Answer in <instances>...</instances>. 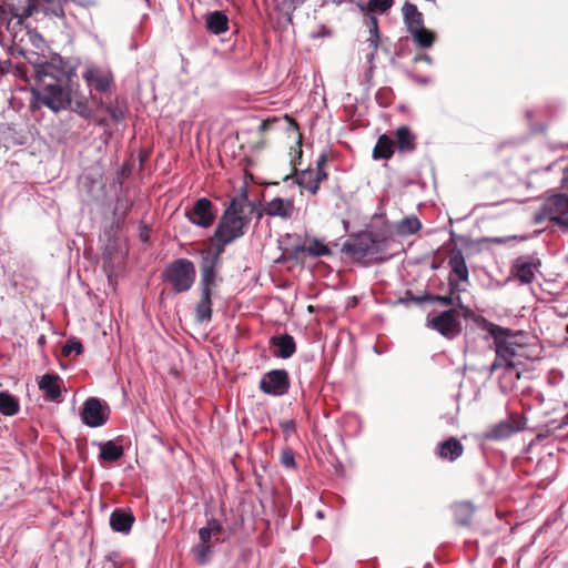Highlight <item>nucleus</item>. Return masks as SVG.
I'll use <instances>...</instances> for the list:
<instances>
[{
    "label": "nucleus",
    "mask_w": 568,
    "mask_h": 568,
    "mask_svg": "<svg viewBox=\"0 0 568 568\" xmlns=\"http://www.w3.org/2000/svg\"><path fill=\"white\" fill-rule=\"evenodd\" d=\"M371 21H372V27L369 29L371 37L368 38V41H369V47L372 48L371 55L373 57L376 53V50L378 48L379 34H378L377 19L373 17L371 19Z\"/></svg>",
    "instance_id": "a19ab883"
},
{
    "label": "nucleus",
    "mask_w": 568,
    "mask_h": 568,
    "mask_svg": "<svg viewBox=\"0 0 568 568\" xmlns=\"http://www.w3.org/2000/svg\"><path fill=\"white\" fill-rule=\"evenodd\" d=\"M38 88L33 90L38 100L54 112L71 104V77L51 63L36 67Z\"/></svg>",
    "instance_id": "f257e3e1"
},
{
    "label": "nucleus",
    "mask_w": 568,
    "mask_h": 568,
    "mask_svg": "<svg viewBox=\"0 0 568 568\" xmlns=\"http://www.w3.org/2000/svg\"><path fill=\"white\" fill-rule=\"evenodd\" d=\"M420 227L422 224L416 216H406L397 224V233L400 235H412L417 233Z\"/></svg>",
    "instance_id": "f704fd0d"
},
{
    "label": "nucleus",
    "mask_w": 568,
    "mask_h": 568,
    "mask_svg": "<svg viewBox=\"0 0 568 568\" xmlns=\"http://www.w3.org/2000/svg\"><path fill=\"white\" fill-rule=\"evenodd\" d=\"M438 457L450 463L457 460L464 454V446L456 437H449L438 445Z\"/></svg>",
    "instance_id": "aec40b11"
},
{
    "label": "nucleus",
    "mask_w": 568,
    "mask_h": 568,
    "mask_svg": "<svg viewBox=\"0 0 568 568\" xmlns=\"http://www.w3.org/2000/svg\"><path fill=\"white\" fill-rule=\"evenodd\" d=\"M134 523L132 513L116 508L110 516V526L114 531L128 534Z\"/></svg>",
    "instance_id": "412c9836"
},
{
    "label": "nucleus",
    "mask_w": 568,
    "mask_h": 568,
    "mask_svg": "<svg viewBox=\"0 0 568 568\" xmlns=\"http://www.w3.org/2000/svg\"><path fill=\"white\" fill-rule=\"evenodd\" d=\"M118 557H119V552H116V551H112V552H110V554L106 556V559H108L109 561H114Z\"/></svg>",
    "instance_id": "bf43d9fd"
},
{
    "label": "nucleus",
    "mask_w": 568,
    "mask_h": 568,
    "mask_svg": "<svg viewBox=\"0 0 568 568\" xmlns=\"http://www.w3.org/2000/svg\"><path fill=\"white\" fill-rule=\"evenodd\" d=\"M215 286L200 285L201 297L195 306L196 320L201 323L212 320V293Z\"/></svg>",
    "instance_id": "a211bd4d"
},
{
    "label": "nucleus",
    "mask_w": 568,
    "mask_h": 568,
    "mask_svg": "<svg viewBox=\"0 0 568 568\" xmlns=\"http://www.w3.org/2000/svg\"><path fill=\"white\" fill-rule=\"evenodd\" d=\"M85 84L99 93H108L114 88V77L110 69L91 65L82 74Z\"/></svg>",
    "instance_id": "9d476101"
},
{
    "label": "nucleus",
    "mask_w": 568,
    "mask_h": 568,
    "mask_svg": "<svg viewBox=\"0 0 568 568\" xmlns=\"http://www.w3.org/2000/svg\"><path fill=\"white\" fill-rule=\"evenodd\" d=\"M200 285L216 286L217 267L221 265L222 262L219 261L215 256H213V254H211V247H204L200 250Z\"/></svg>",
    "instance_id": "2eb2a0df"
},
{
    "label": "nucleus",
    "mask_w": 568,
    "mask_h": 568,
    "mask_svg": "<svg viewBox=\"0 0 568 568\" xmlns=\"http://www.w3.org/2000/svg\"><path fill=\"white\" fill-rule=\"evenodd\" d=\"M342 251L356 262L379 263L385 260L383 254L386 251V240L372 232H364L351 236L343 244Z\"/></svg>",
    "instance_id": "39448f33"
},
{
    "label": "nucleus",
    "mask_w": 568,
    "mask_h": 568,
    "mask_svg": "<svg viewBox=\"0 0 568 568\" xmlns=\"http://www.w3.org/2000/svg\"><path fill=\"white\" fill-rule=\"evenodd\" d=\"M448 265L450 267L448 284L449 287L457 288L458 282H467L469 277L468 267L462 250L453 248L448 255Z\"/></svg>",
    "instance_id": "4468645a"
},
{
    "label": "nucleus",
    "mask_w": 568,
    "mask_h": 568,
    "mask_svg": "<svg viewBox=\"0 0 568 568\" xmlns=\"http://www.w3.org/2000/svg\"><path fill=\"white\" fill-rule=\"evenodd\" d=\"M420 296H415L410 291L405 293V296L400 300L403 303L414 302L417 304L424 303L425 301H418Z\"/></svg>",
    "instance_id": "603ef678"
},
{
    "label": "nucleus",
    "mask_w": 568,
    "mask_h": 568,
    "mask_svg": "<svg viewBox=\"0 0 568 568\" xmlns=\"http://www.w3.org/2000/svg\"><path fill=\"white\" fill-rule=\"evenodd\" d=\"M245 206H251V212L254 210V204L248 202L247 195L243 194L240 197H233L229 206L219 220L214 233L217 236L230 239L234 242L242 237L248 226L250 220L245 216Z\"/></svg>",
    "instance_id": "20e7f679"
},
{
    "label": "nucleus",
    "mask_w": 568,
    "mask_h": 568,
    "mask_svg": "<svg viewBox=\"0 0 568 568\" xmlns=\"http://www.w3.org/2000/svg\"><path fill=\"white\" fill-rule=\"evenodd\" d=\"M222 531L223 526L221 525V523L217 519L212 518L207 521L205 527L200 528V542L213 546L215 542H219L221 540L220 536Z\"/></svg>",
    "instance_id": "a878e982"
},
{
    "label": "nucleus",
    "mask_w": 568,
    "mask_h": 568,
    "mask_svg": "<svg viewBox=\"0 0 568 568\" xmlns=\"http://www.w3.org/2000/svg\"><path fill=\"white\" fill-rule=\"evenodd\" d=\"M211 551H212V545H206L203 542H199L197 545L193 546L191 549V552L193 554L194 558L196 559L197 564H200V565H205L209 561Z\"/></svg>",
    "instance_id": "58836bf2"
},
{
    "label": "nucleus",
    "mask_w": 568,
    "mask_h": 568,
    "mask_svg": "<svg viewBox=\"0 0 568 568\" xmlns=\"http://www.w3.org/2000/svg\"><path fill=\"white\" fill-rule=\"evenodd\" d=\"M536 268L537 264L532 258L520 256L515 260L510 272L521 284H529L535 278Z\"/></svg>",
    "instance_id": "f3484780"
},
{
    "label": "nucleus",
    "mask_w": 568,
    "mask_h": 568,
    "mask_svg": "<svg viewBox=\"0 0 568 568\" xmlns=\"http://www.w3.org/2000/svg\"><path fill=\"white\" fill-rule=\"evenodd\" d=\"M523 427L524 422L521 417L518 416V420L515 418H508L490 426L485 434V438L490 440L505 439L521 430Z\"/></svg>",
    "instance_id": "dca6fc26"
},
{
    "label": "nucleus",
    "mask_w": 568,
    "mask_h": 568,
    "mask_svg": "<svg viewBox=\"0 0 568 568\" xmlns=\"http://www.w3.org/2000/svg\"><path fill=\"white\" fill-rule=\"evenodd\" d=\"M483 328L493 337L496 357L488 367L491 376L501 366H523L527 358V334L523 331H510L485 321Z\"/></svg>",
    "instance_id": "7ed1b4c3"
},
{
    "label": "nucleus",
    "mask_w": 568,
    "mask_h": 568,
    "mask_svg": "<svg viewBox=\"0 0 568 568\" xmlns=\"http://www.w3.org/2000/svg\"><path fill=\"white\" fill-rule=\"evenodd\" d=\"M91 100L97 105V108L100 110L105 111V106L109 105V103L103 102V100L101 98H97L94 94L91 95Z\"/></svg>",
    "instance_id": "864d4df0"
},
{
    "label": "nucleus",
    "mask_w": 568,
    "mask_h": 568,
    "mask_svg": "<svg viewBox=\"0 0 568 568\" xmlns=\"http://www.w3.org/2000/svg\"><path fill=\"white\" fill-rule=\"evenodd\" d=\"M315 180H316V184H317V190L320 189V185L321 183L327 179V173L325 172V170H313V174H312Z\"/></svg>",
    "instance_id": "3c124183"
},
{
    "label": "nucleus",
    "mask_w": 568,
    "mask_h": 568,
    "mask_svg": "<svg viewBox=\"0 0 568 568\" xmlns=\"http://www.w3.org/2000/svg\"><path fill=\"white\" fill-rule=\"evenodd\" d=\"M83 351V347H82V344L78 341H69L64 346H63V354L64 355H70L72 352H74L77 355L81 354Z\"/></svg>",
    "instance_id": "09e8293b"
},
{
    "label": "nucleus",
    "mask_w": 568,
    "mask_h": 568,
    "mask_svg": "<svg viewBox=\"0 0 568 568\" xmlns=\"http://www.w3.org/2000/svg\"><path fill=\"white\" fill-rule=\"evenodd\" d=\"M210 242L212 244L211 254H213V256H215L219 261L222 262V254L224 253L226 245L231 244L232 241L221 235L217 236V234L214 233L213 236L210 239Z\"/></svg>",
    "instance_id": "4c0bfd02"
},
{
    "label": "nucleus",
    "mask_w": 568,
    "mask_h": 568,
    "mask_svg": "<svg viewBox=\"0 0 568 568\" xmlns=\"http://www.w3.org/2000/svg\"><path fill=\"white\" fill-rule=\"evenodd\" d=\"M95 124L101 128H106L109 125V121L106 118H99L95 120Z\"/></svg>",
    "instance_id": "13d9d810"
},
{
    "label": "nucleus",
    "mask_w": 568,
    "mask_h": 568,
    "mask_svg": "<svg viewBox=\"0 0 568 568\" xmlns=\"http://www.w3.org/2000/svg\"><path fill=\"white\" fill-rule=\"evenodd\" d=\"M295 212V204L292 199L274 197L271 201L264 202L262 207L257 211V219L263 215L271 217H280L282 220H291Z\"/></svg>",
    "instance_id": "9b49d317"
},
{
    "label": "nucleus",
    "mask_w": 568,
    "mask_h": 568,
    "mask_svg": "<svg viewBox=\"0 0 568 568\" xmlns=\"http://www.w3.org/2000/svg\"><path fill=\"white\" fill-rule=\"evenodd\" d=\"M503 374L499 377V387L504 393H509L516 388L517 382L520 378L519 366H501Z\"/></svg>",
    "instance_id": "c85d7f7f"
},
{
    "label": "nucleus",
    "mask_w": 568,
    "mask_h": 568,
    "mask_svg": "<svg viewBox=\"0 0 568 568\" xmlns=\"http://www.w3.org/2000/svg\"><path fill=\"white\" fill-rule=\"evenodd\" d=\"M40 14L49 18H59L63 19L64 13V4L68 0H33Z\"/></svg>",
    "instance_id": "b1692460"
},
{
    "label": "nucleus",
    "mask_w": 568,
    "mask_h": 568,
    "mask_svg": "<svg viewBox=\"0 0 568 568\" xmlns=\"http://www.w3.org/2000/svg\"><path fill=\"white\" fill-rule=\"evenodd\" d=\"M327 156L326 154H321L320 158L316 161V170H324V166L326 165Z\"/></svg>",
    "instance_id": "6e6d98bb"
},
{
    "label": "nucleus",
    "mask_w": 568,
    "mask_h": 568,
    "mask_svg": "<svg viewBox=\"0 0 568 568\" xmlns=\"http://www.w3.org/2000/svg\"><path fill=\"white\" fill-rule=\"evenodd\" d=\"M205 28L213 34H222L229 30V18L222 11H213L205 17Z\"/></svg>",
    "instance_id": "bb28decb"
},
{
    "label": "nucleus",
    "mask_w": 568,
    "mask_h": 568,
    "mask_svg": "<svg viewBox=\"0 0 568 568\" xmlns=\"http://www.w3.org/2000/svg\"><path fill=\"white\" fill-rule=\"evenodd\" d=\"M293 254L298 257L302 254H307L312 257L329 256L332 250L318 239H313L308 245H297L293 248Z\"/></svg>",
    "instance_id": "4be33fe9"
},
{
    "label": "nucleus",
    "mask_w": 568,
    "mask_h": 568,
    "mask_svg": "<svg viewBox=\"0 0 568 568\" xmlns=\"http://www.w3.org/2000/svg\"><path fill=\"white\" fill-rule=\"evenodd\" d=\"M22 26L23 23L21 20L17 19V21L12 22V18H9L8 22L6 23V28L11 34L13 43H19L22 41V38L18 39V31L22 30Z\"/></svg>",
    "instance_id": "c03bdc74"
},
{
    "label": "nucleus",
    "mask_w": 568,
    "mask_h": 568,
    "mask_svg": "<svg viewBox=\"0 0 568 568\" xmlns=\"http://www.w3.org/2000/svg\"><path fill=\"white\" fill-rule=\"evenodd\" d=\"M271 345L276 347L274 356L281 358H290L296 351L295 341L290 334L273 336L271 338Z\"/></svg>",
    "instance_id": "5701e85b"
},
{
    "label": "nucleus",
    "mask_w": 568,
    "mask_h": 568,
    "mask_svg": "<svg viewBox=\"0 0 568 568\" xmlns=\"http://www.w3.org/2000/svg\"><path fill=\"white\" fill-rule=\"evenodd\" d=\"M18 412V399L8 392H0V413L6 416H13Z\"/></svg>",
    "instance_id": "2f4dec72"
},
{
    "label": "nucleus",
    "mask_w": 568,
    "mask_h": 568,
    "mask_svg": "<svg viewBox=\"0 0 568 568\" xmlns=\"http://www.w3.org/2000/svg\"><path fill=\"white\" fill-rule=\"evenodd\" d=\"M414 61L415 62L424 61L426 63H432V58L428 54L422 53V54L415 55Z\"/></svg>",
    "instance_id": "4d7b16f0"
},
{
    "label": "nucleus",
    "mask_w": 568,
    "mask_h": 568,
    "mask_svg": "<svg viewBox=\"0 0 568 568\" xmlns=\"http://www.w3.org/2000/svg\"><path fill=\"white\" fill-rule=\"evenodd\" d=\"M82 422L90 427H99L106 423L109 410L104 408L101 400L95 397L88 398L81 410Z\"/></svg>",
    "instance_id": "ddd939ff"
},
{
    "label": "nucleus",
    "mask_w": 568,
    "mask_h": 568,
    "mask_svg": "<svg viewBox=\"0 0 568 568\" xmlns=\"http://www.w3.org/2000/svg\"><path fill=\"white\" fill-rule=\"evenodd\" d=\"M457 310L443 311L427 318V326L448 339L455 338L462 332V323Z\"/></svg>",
    "instance_id": "0eeeda50"
},
{
    "label": "nucleus",
    "mask_w": 568,
    "mask_h": 568,
    "mask_svg": "<svg viewBox=\"0 0 568 568\" xmlns=\"http://www.w3.org/2000/svg\"><path fill=\"white\" fill-rule=\"evenodd\" d=\"M290 387L291 381L286 369H271L258 383L260 390L271 396H283L288 393Z\"/></svg>",
    "instance_id": "6e6552de"
},
{
    "label": "nucleus",
    "mask_w": 568,
    "mask_h": 568,
    "mask_svg": "<svg viewBox=\"0 0 568 568\" xmlns=\"http://www.w3.org/2000/svg\"><path fill=\"white\" fill-rule=\"evenodd\" d=\"M123 456V447L109 440L101 446L100 458L105 462H116Z\"/></svg>",
    "instance_id": "473e14b6"
},
{
    "label": "nucleus",
    "mask_w": 568,
    "mask_h": 568,
    "mask_svg": "<svg viewBox=\"0 0 568 568\" xmlns=\"http://www.w3.org/2000/svg\"><path fill=\"white\" fill-rule=\"evenodd\" d=\"M568 424V414L564 417L562 423L560 424V427Z\"/></svg>",
    "instance_id": "680f3d73"
},
{
    "label": "nucleus",
    "mask_w": 568,
    "mask_h": 568,
    "mask_svg": "<svg viewBox=\"0 0 568 568\" xmlns=\"http://www.w3.org/2000/svg\"><path fill=\"white\" fill-rule=\"evenodd\" d=\"M39 388L50 400H55L61 395L60 377L57 374H44L39 381Z\"/></svg>",
    "instance_id": "cd10ccee"
},
{
    "label": "nucleus",
    "mask_w": 568,
    "mask_h": 568,
    "mask_svg": "<svg viewBox=\"0 0 568 568\" xmlns=\"http://www.w3.org/2000/svg\"><path fill=\"white\" fill-rule=\"evenodd\" d=\"M393 2L394 0H368L365 9L369 12H385L393 6Z\"/></svg>",
    "instance_id": "ea45409f"
},
{
    "label": "nucleus",
    "mask_w": 568,
    "mask_h": 568,
    "mask_svg": "<svg viewBox=\"0 0 568 568\" xmlns=\"http://www.w3.org/2000/svg\"><path fill=\"white\" fill-rule=\"evenodd\" d=\"M483 328L493 337L496 357L488 367L491 376L501 366H523L527 358V334L523 331H510L485 321Z\"/></svg>",
    "instance_id": "f03ea898"
},
{
    "label": "nucleus",
    "mask_w": 568,
    "mask_h": 568,
    "mask_svg": "<svg viewBox=\"0 0 568 568\" xmlns=\"http://www.w3.org/2000/svg\"><path fill=\"white\" fill-rule=\"evenodd\" d=\"M455 521L460 526H469L473 523L476 508L470 501H457L452 505Z\"/></svg>",
    "instance_id": "393cba45"
},
{
    "label": "nucleus",
    "mask_w": 568,
    "mask_h": 568,
    "mask_svg": "<svg viewBox=\"0 0 568 568\" xmlns=\"http://www.w3.org/2000/svg\"><path fill=\"white\" fill-rule=\"evenodd\" d=\"M105 112L115 122H121L124 119V111L120 106L113 105L112 103H109V105L105 106Z\"/></svg>",
    "instance_id": "49530a36"
},
{
    "label": "nucleus",
    "mask_w": 568,
    "mask_h": 568,
    "mask_svg": "<svg viewBox=\"0 0 568 568\" xmlns=\"http://www.w3.org/2000/svg\"><path fill=\"white\" fill-rule=\"evenodd\" d=\"M566 333L568 334V324H567V326H566Z\"/></svg>",
    "instance_id": "e2e57ef3"
},
{
    "label": "nucleus",
    "mask_w": 568,
    "mask_h": 568,
    "mask_svg": "<svg viewBox=\"0 0 568 568\" xmlns=\"http://www.w3.org/2000/svg\"><path fill=\"white\" fill-rule=\"evenodd\" d=\"M9 20V13L8 11L2 7L0 6V28L2 26H6V23L8 22Z\"/></svg>",
    "instance_id": "5fc2aeb1"
},
{
    "label": "nucleus",
    "mask_w": 568,
    "mask_h": 568,
    "mask_svg": "<svg viewBox=\"0 0 568 568\" xmlns=\"http://www.w3.org/2000/svg\"><path fill=\"white\" fill-rule=\"evenodd\" d=\"M545 211L550 222L558 226L568 227V195L555 194L548 199Z\"/></svg>",
    "instance_id": "f8f14e48"
},
{
    "label": "nucleus",
    "mask_w": 568,
    "mask_h": 568,
    "mask_svg": "<svg viewBox=\"0 0 568 568\" xmlns=\"http://www.w3.org/2000/svg\"><path fill=\"white\" fill-rule=\"evenodd\" d=\"M164 280L172 285L175 293L189 291L195 280L194 264L186 258L173 261L164 271Z\"/></svg>",
    "instance_id": "423d86ee"
},
{
    "label": "nucleus",
    "mask_w": 568,
    "mask_h": 568,
    "mask_svg": "<svg viewBox=\"0 0 568 568\" xmlns=\"http://www.w3.org/2000/svg\"><path fill=\"white\" fill-rule=\"evenodd\" d=\"M456 291H457V288L453 290V287H450L449 295H433L430 293H424L423 295H420L418 301L439 302L444 305H449V306L460 304V302H462L460 296L454 295Z\"/></svg>",
    "instance_id": "72a5a7b5"
},
{
    "label": "nucleus",
    "mask_w": 568,
    "mask_h": 568,
    "mask_svg": "<svg viewBox=\"0 0 568 568\" xmlns=\"http://www.w3.org/2000/svg\"><path fill=\"white\" fill-rule=\"evenodd\" d=\"M72 111L78 113L80 116L89 120L93 118V112L90 109L89 104L84 100H77L73 103Z\"/></svg>",
    "instance_id": "37998d69"
},
{
    "label": "nucleus",
    "mask_w": 568,
    "mask_h": 568,
    "mask_svg": "<svg viewBox=\"0 0 568 568\" xmlns=\"http://www.w3.org/2000/svg\"><path fill=\"white\" fill-rule=\"evenodd\" d=\"M487 241H489L491 243H496V244L505 243V240L501 237H491V239H488Z\"/></svg>",
    "instance_id": "052dcab7"
},
{
    "label": "nucleus",
    "mask_w": 568,
    "mask_h": 568,
    "mask_svg": "<svg viewBox=\"0 0 568 568\" xmlns=\"http://www.w3.org/2000/svg\"><path fill=\"white\" fill-rule=\"evenodd\" d=\"M284 120L287 121L290 123V125L298 133V136H297V151H296V154L297 156L301 159L302 158V134L300 133V125L298 123L293 119L291 118L290 115H284Z\"/></svg>",
    "instance_id": "de8ad7c7"
},
{
    "label": "nucleus",
    "mask_w": 568,
    "mask_h": 568,
    "mask_svg": "<svg viewBox=\"0 0 568 568\" xmlns=\"http://www.w3.org/2000/svg\"><path fill=\"white\" fill-rule=\"evenodd\" d=\"M395 142L394 146L397 148L398 152L400 153H412L417 148L416 142V135L413 133V131L406 126L402 125L399 126L395 133Z\"/></svg>",
    "instance_id": "6ab92c4d"
},
{
    "label": "nucleus",
    "mask_w": 568,
    "mask_h": 568,
    "mask_svg": "<svg viewBox=\"0 0 568 568\" xmlns=\"http://www.w3.org/2000/svg\"><path fill=\"white\" fill-rule=\"evenodd\" d=\"M403 16L407 24L409 33L424 27L423 14L418 11L417 7L410 2H405L403 6Z\"/></svg>",
    "instance_id": "c756f323"
},
{
    "label": "nucleus",
    "mask_w": 568,
    "mask_h": 568,
    "mask_svg": "<svg viewBox=\"0 0 568 568\" xmlns=\"http://www.w3.org/2000/svg\"><path fill=\"white\" fill-rule=\"evenodd\" d=\"M185 216L192 224L209 229L216 219V209L211 200L200 197L194 202L192 209L186 211Z\"/></svg>",
    "instance_id": "1a4fd4ad"
},
{
    "label": "nucleus",
    "mask_w": 568,
    "mask_h": 568,
    "mask_svg": "<svg viewBox=\"0 0 568 568\" xmlns=\"http://www.w3.org/2000/svg\"><path fill=\"white\" fill-rule=\"evenodd\" d=\"M393 154L394 141L387 134L379 135L373 149V159L389 160L393 156Z\"/></svg>",
    "instance_id": "7c9ffc66"
},
{
    "label": "nucleus",
    "mask_w": 568,
    "mask_h": 568,
    "mask_svg": "<svg viewBox=\"0 0 568 568\" xmlns=\"http://www.w3.org/2000/svg\"><path fill=\"white\" fill-rule=\"evenodd\" d=\"M281 463L286 468H295L294 452L291 448H285L281 452Z\"/></svg>",
    "instance_id": "a18cd8bd"
},
{
    "label": "nucleus",
    "mask_w": 568,
    "mask_h": 568,
    "mask_svg": "<svg viewBox=\"0 0 568 568\" xmlns=\"http://www.w3.org/2000/svg\"><path fill=\"white\" fill-rule=\"evenodd\" d=\"M27 1L28 4L26 6L21 13H12L13 18L21 20L22 23L26 19L40 14L38 7L36 6V2L33 0Z\"/></svg>",
    "instance_id": "79ce46f5"
},
{
    "label": "nucleus",
    "mask_w": 568,
    "mask_h": 568,
    "mask_svg": "<svg viewBox=\"0 0 568 568\" xmlns=\"http://www.w3.org/2000/svg\"><path fill=\"white\" fill-rule=\"evenodd\" d=\"M312 174H313V170L302 171L297 175L296 183L301 187L305 189L306 191H308L311 194L314 195L317 193V184H316L315 178Z\"/></svg>",
    "instance_id": "e433bc0d"
},
{
    "label": "nucleus",
    "mask_w": 568,
    "mask_h": 568,
    "mask_svg": "<svg viewBox=\"0 0 568 568\" xmlns=\"http://www.w3.org/2000/svg\"><path fill=\"white\" fill-rule=\"evenodd\" d=\"M280 122L278 118H268L261 122L258 126L260 133H265L266 131L271 130L276 123Z\"/></svg>",
    "instance_id": "8fccbe9b"
},
{
    "label": "nucleus",
    "mask_w": 568,
    "mask_h": 568,
    "mask_svg": "<svg viewBox=\"0 0 568 568\" xmlns=\"http://www.w3.org/2000/svg\"><path fill=\"white\" fill-rule=\"evenodd\" d=\"M410 34L415 42L422 48H429L435 41V33L425 27L414 30Z\"/></svg>",
    "instance_id": "c9c22d12"
}]
</instances>
